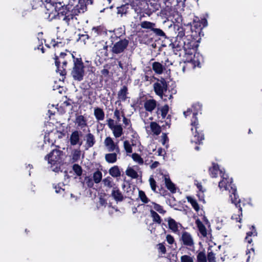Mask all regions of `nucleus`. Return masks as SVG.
Returning a JSON list of instances; mask_svg holds the SVG:
<instances>
[{"instance_id":"nucleus-1","label":"nucleus","mask_w":262,"mask_h":262,"mask_svg":"<svg viewBox=\"0 0 262 262\" xmlns=\"http://www.w3.org/2000/svg\"><path fill=\"white\" fill-rule=\"evenodd\" d=\"M33 9H37L43 6L46 9V14L49 16L53 14L52 18L55 16L53 12H58V18L63 21L67 26L76 27L79 24L77 15L79 13H83L86 10L85 0H79L78 3L73 8L72 5H68L65 8L61 6V3H54L51 0H31Z\"/></svg>"},{"instance_id":"nucleus-2","label":"nucleus","mask_w":262,"mask_h":262,"mask_svg":"<svg viewBox=\"0 0 262 262\" xmlns=\"http://www.w3.org/2000/svg\"><path fill=\"white\" fill-rule=\"evenodd\" d=\"M176 33L177 35L175 40L170 45L172 46L174 53L178 54V52L183 50L185 54L192 55V50L194 51L196 45L191 35H185V29L179 26H177Z\"/></svg>"},{"instance_id":"nucleus-3","label":"nucleus","mask_w":262,"mask_h":262,"mask_svg":"<svg viewBox=\"0 0 262 262\" xmlns=\"http://www.w3.org/2000/svg\"><path fill=\"white\" fill-rule=\"evenodd\" d=\"M154 89L156 94L165 101L172 98V94L167 91V84L164 78L158 79L157 82L154 84Z\"/></svg>"},{"instance_id":"nucleus-4","label":"nucleus","mask_w":262,"mask_h":262,"mask_svg":"<svg viewBox=\"0 0 262 262\" xmlns=\"http://www.w3.org/2000/svg\"><path fill=\"white\" fill-rule=\"evenodd\" d=\"M164 7L162 10V14L169 17L173 15L174 13L177 12V10L180 5H183V3L182 0H162Z\"/></svg>"},{"instance_id":"nucleus-5","label":"nucleus","mask_w":262,"mask_h":262,"mask_svg":"<svg viewBox=\"0 0 262 262\" xmlns=\"http://www.w3.org/2000/svg\"><path fill=\"white\" fill-rule=\"evenodd\" d=\"M197 114V112H193V117L191 119V125L192 127L191 130L193 135V138L191 139V142L200 144L204 139V137L202 132L199 129V124L198 118L196 117Z\"/></svg>"},{"instance_id":"nucleus-6","label":"nucleus","mask_w":262,"mask_h":262,"mask_svg":"<svg viewBox=\"0 0 262 262\" xmlns=\"http://www.w3.org/2000/svg\"><path fill=\"white\" fill-rule=\"evenodd\" d=\"M74 67L71 71V75L74 80L81 81L85 75L84 66L81 58H74Z\"/></svg>"},{"instance_id":"nucleus-7","label":"nucleus","mask_w":262,"mask_h":262,"mask_svg":"<svg viewBox=\"0 0 262 262\" xmlns=\"http://www.w3.org/2000/svg\"><path fill=\"white\" fill-rule=\"evenodd\" d=\"M145 5L147 6V8H145L143 11L141 10L139 12H142L148 16L160 8L162 10L163 7H164V4H163L162 0H150L148 3H145Z\"/></svg>"},{"instance_id":"nucleus-8","label":"nucleus","mask_w":262,"mask_h":262,"mask_svg":"<svg viewBox=\"0 0 262 262\" xmlns=\"http://www.w3.org/2000/svg\"><path fill=\"white\" fill-rule=\"evenodd\" d=\"M129 44V40L125 38L119 39L116 41L112 48V52L113 54H119L123 53L127 49Z\"/></svg>"},{"instance_id":"nucleus-9","label":"nucleus","mask_w":262,"mask_h":262,"mask_svg":"<svg viewBox=\"0 0 262 262\" xmlns=\"http://www.w3.org/2000/svg\"><path fill=\"white\" fill-rule=\"evenodd\" d=\"M62 156V151L54 149L47 156L48 162L52 165L60 164L61 162Z\"/></svg>"},{"instance_id":"nucleus-10","label":"nucleus","mask_w":262,"mask_h":262,"mask_svg":"<svg viewBox=\"0 0 262 262\" xmlns=\"http://www.w3.org/2000/svg\"><path fill=\"white\" fill-rule=\"evenodd\" d=\"M232 190V194L234 196V199H233L232 195H230V197H231L232 203L234 204L236 208H238V212L239 213V214H238V216L240 217L241 215H242V208L240 205L241 200L239 199V196L236 193V186L234 185L230 186V190ZM239 220L238 221V222H240L241 219L239 217Z\"/></svg>"},{"instance_id":"nucleus-11","label":"nucleus","mask_w":262,"mask_h":262,"mask_svg":"<svg viewBox=\"0 0 262 262\" xmlns=\"http://www.w3.org/2000/svg\"><path fill=\"white\" fill-rule=\"evenodd\" d=\"M72 57L73 58V60H74V58L75 57L74 56L70 53L69 54H67L65 53H63V52H61L59 56H55V66L56 67V72H59V74L61 75H62V76H64L66 74V71L63 69V70H61L60 69V62H61V59H64L66 57Z\"/></svg>"},{"instance_id":"nucleus-12","label":"nucleus","mask_w":262,"mask_h":262,"mask_svg":"<svg viewBox=\"0 0 262 262\" xmlns=\"http://www.w3.org/2000/svg\"><path fill=\"white\" fill-rule=\"evenodd\" d=\"M82 136V133L81 131L76 130L73 132L69 139L71 145L75 146L79 145V146H81L82 144V141L80 139Z\"/></svg>"},{"instance_id":"nucleus-13","label":"nucleus","mask_w":262,"mask_h":262,"mask_svg":"<svg viewBox=\"0 0 262 262\" xmlns=\"http://www.w3.org/2000/svg\"><path fill=\"white\" fill-rule=\"evenodd\" d=\"M104 144L110 152L115 151L118 154H120V148L117 143H115L112 138L106 137L104 140Z\"/></svg>"},{"instance_id":"nucleus-14","label":"nucleus","mask_w":262,"mask_h":262,"mask_svg":"<svg viewBox=\"0 0 262 262\" xmlns=\"http://www.w3.org/2000/svg\"><path fill=\"white\" fill-rule=\"evenodd\" d=\"M221 180L219 183V187L222 191L227 190L229 186V180L228 175L223 173L221 176Z\"/></svg>"},{"instance_id":"nucleus-15","label":"nucleus","mask_w":262,"mask_h":262,"mask_svg":"<svg viewBox=\"0 0 262 262\" xmlns=\"http://www.w3.org/2000/svg\"><path fill=\"white\" fill-rule=\"evenodd\" d=\"M209 174L212 178H216L219 173H220V176L224 173L222 170L219 168L218 164L215 163H212V166L209 168Z\"/></svg>"},{"instance_id":"nucleus-16","label":"nucleus","mask_w":262,"mask_h":262,"mask_svg":"<svg viewBox=\"0 0 262 262\" xmlns=\"http://www.w3.org/2000/svg\"><path fill=\"white\" fill-rule=\"evenodd\" d=\"M111 195L117 202H121L124 199L122 193L117 186L113 188L112 191Z\"/></svg>"},{"instance_id":"nucleus-17","label":"nucleus","mask_w":262,"mask_h":262,"mask_svg":"<svg viewBox=\"0 0 262 262\" xmlns=\"http://www.w3.org/2000/svg\"><path fill=\"white\" fill-rule=\"evenodd\" d=\"M75 123L77 127L81 129L87 126L86 119L82 115L77 116Z\"/></svg>"},{"instance_id":"nucleus-18","label":"nucleus","mask_w":262,"mask_h":262,"mask_svg":"<svg viewBox=\"0 0 262 262\" xmlns=\"http://www.w3.org/2000/svg\"><path fill=\"white\" fill-rule=\"evenodd\" d=\"M168 222L169 228L172 232L177 233L178 232L179 226H181V224L176 222L171 217H168L167 219L165 220Z\"/></svg>"},{"instance_id":"nucleus-19","label":"nucleus","mask_w":262,"mask_h":262,"mask_svg":"<svg viewBox=\"0 0 262 262\" xmlns=\"http://www.w3.org/2000/svg\"><path fill=\"white\" fill-rule=\"evenodd\" d=\"M157 106V101L154 99L147 100L144 103V107L145 110L151 112L155 109Z\"/></svg>"},{"instance_id":"nucleus-20","label":"nucleus","mask_w":262,"mask_h":262,"mask_svg":"<svg viewBox=\"0 0 262 262\" xmlns=\"http://www.w3.org/2000/svg\"><path fill=\"white\" fill-rule=\"evenodd\" d=\"M102 182L103 184V186L106 188V191H107L108 189L111 188L113 189V188L116 186L113 179L109 176L103 179Z\"/></svg>"},{"instance_id":"nucleus-21","label":"nucleus","mask_w":262,"mask_h":262,"mask_svg":"<svg viewBox=\"0 0 262 262\" xmlns=\"http://www.w3.org/2000/svg\"><path fill=\"white\" fill-rule=\"evenodd\" d=\"M85 148H91L95 144L96 140L94 136L91 133H88L85 136Z\"/></svg>"},{"instance_id":"nucleus-22","label":"nucleus","mask_w":262,"mask_h":262,"mask_svg":"<svg viewBox=\"0 0 262 262\" xmlns=\"http://www.w3.org/2000/svg\"><path fill=\"white\" fill-rule=\"evenodd\" d=\"M183 244L186 246H192L194 243L191 235L187 232H184L182 235Z\"/></svg>"},{"instance_id":"nucleus-23","label":"nucleus","mask_w":262,"mask_h":262,"mask_svg":"<svg viewBox=\"0 0 262 262\" xmlns=\"http://www.w3.org/2000/svg\"><path fill=\"white\" fill-rule=\"evenodd\" d=\"M128 89L126 85L123 86V87L119 91L118 93V101H125L127 97Z\"/></svg>"},{"instance_id":"nucleus-24","label":"nucleus","mask_w":262,"mask_h":262,"mask_svg":"<svg viewBox=\"0 0 262 262\" xmlns=\"http://www.w3.org/2000/svg\"><path fill=\"white\" fill-rule=\"evenodd\" d=\"M152 68L155 73L161 74L165 70V67L159 62H154L152 63Z\"/></svg>"},{"instance_id":"nucleus-25","label":"nucleus","mask_w":262,"mask_h":262,"mask_svg":"<svg viewBox=\"0 0 262 262\" xmlns=\"http://www.w3.org/2000/svg\"><path fill=\"white\" fill-rule=\"evenodd\" d=\"M164 181L167 188L171 192L174 193L176 191L174 184L171 181L169 177L167 176H164Z\"/></svg>"},{"instance_id":"nucleus-26","label":"nucleus","mask_w":262,"mask_h":262,"mask_svg":"<svg viewBox=\"0 0 262 262\" xmlns=\"http://www.w3.org/2000/svg\"><path fill=\"white\" fill-rule=\"evenodd\" d=\"M149 207L150 209H155L159 213L164 214L166 213V211L164 210L163 207L159 204H158L155 202H151L149 204L147 205Z\"/></svg>"},{"instance_id":"nucleus-27","label":"nucleus","mask_w":262,"mask_h":262,"mask_svg":"<svg viewBox=\"0 0 262 262\" xmlns=\"http://www.w3.org/2000/svg\"><path fill=\"white\" fill-rule=\"evenodd\" d=\"M130 5L128 4L122 5L120 7H117V14H120L122 17L124 15H126L128 11Z\"/></svg>"},{"instance_id":"nucleus-28","label":"nucleus","mask_w":262,"mask_h":262,"mask_svg":"<svg viewBox=\"0 0 262 262\" xmlns=\"http://www.w3.org/2000/svg\"><path fill=\"white\" fill-rule=\"evenodd\" d=\"M94 115L98 121H102L104 119V113L101 108H95Z\"/></svg>"},{"instance_id":"nucleus-29","label":"nucleus","mask_w":262,"mask_h":262,"mask_svg":"<svg viewBox=\"0 0 262 262\" xmlns=\"http://www.w3.org/2000/svg\"><path fill=\"white\" fill-rule=\"evenodd\" d=\"M117 154L116 151L114 153L106 154L105 155V159L106 161L109 163H114L117 160Z\"/></svg>"},{"instance_id":"nucleus-30","label":"nucleus","mask_w":262,"mask_h":262,"mask_svg":"<svg viewBox=\"0 0 262 262\" xmlns=\"http://www.w3.org/2000/svg\"><path fill=\"white\" fill-rule=\"evenodd\" d=\"M109 174L114 178L120 177L121 175L119 167L117 165L111 167L108 170Z\"/></svg>"},{"instance_id":"nucleus-31","label":"nucleus","mask_w":262,"mask_h":262,"mask_svg":"<svg viewBox=\"0 0 262 262\" xmlns=\"http://www.w3.org/2000/svg\"><path fill=\"white\" fill-rule=\"evenodd\" d=\"M112 130L113 131L114 136L116 138H119L123 134V128L120 124L116 125Z\"/></svg>"},{"instance_id":"nucleus-32","label":"nucleus","mask_w":262,"mask_h":262,"mask_svg":"<svg viewBox=\"0 0 262 262\" xmlns=\"http://www.w3.org/2000/svg\"><path fill=\"white\" fill-rule=\"evenodd\" d=\"M150 128L153 133L156 135H158L160 134L161 130V127L155 122H151L150 123Z\"/></svg>"},{"instance_id":"nucleus-33","label":"nucleus","mask_w":262,"mask_h":262,"mask_svg":"<svg viewBox=\"0 0 262 262\" xmlns=\"http://www.w3.org/2000/svg\"><path fill=\"white\" fill-rule=\"evenodd\" d=\"M102 173L100 170H97L94 172L93 175V180L95 183L98 184L101 181H102Z\"/></svg>"},{"instance_id":"nucleus-34","label":"nucleus","mask_w":262,"mask_h":262,"mask_svg":"<svg viewBox=\"0 0 262 262\" xmlns=\"http://www.w3.org/2000/svg\"><path fill=\"white\" fill-rule=\"evenodd\" d=\"M156 25L155 23L148 21H143L141 22L140 24V26L142 28L149 29L151 31L154 29V27H156Z\"/></svg>"},{"instance_id":"nucleus-35","label":"nucleus","mask_w":262,"mask_h":262,"mask_svg":"<svg viewBox=\"0 0 262 262\" xmlns=\"http://www.w3.org/2000/svg\"><path fill=\"white\" fill-rule=\"evenodd\" d=\"M252 230L247 232V236L245 237V241L248 244H250L252 242V239L250 238L252 235H256L257 232L255 229V228L254 226H252Z\"/></svg>"},{"instance_id":"nucleus-36","label":"nucleus","mask_w":262,"mask_h":262,"mask_svg":"<svg viewBox=\"0 0 262 262\" xmlns=\"http://www.w3.org/2000/svg\"><path fill=\"white\" fill-rule=\"evenodd\" d=\"M152 32L156 36L159 37V38H166L167 37L166 34L162 29L157 28L156 27H154Z\"/></svg>"},{"instance_id":"nucleus-37","label":"nucleus","mask_w":262,"mask_h":262,"mask_svg":"<svg viewBox=\"0 0 262 262\" xmlns=\"http://www.w3.org/2000/svg\"><path fill=\"white\" fill-rule=\"evenodd\" d=\"M125 173L127 176L131 177L132 179H137L139 176L137 172L130 167L127 168Z\"/></svg>"},{"instance_id":"nucleus-38","label":"nucleus","mask_w":262,"mask_h":262,"mask_svg":"<svg viewBox=\"0 0 262 262\" xmlns=\"http://www.w3.org/2000/svg\"><path fill=\"white\" fill-rule=\"evenodd\" d=\"M150 213L153 221L158 224H161L162 220L159 215L152 209H150Z\"/></svg>"},{"instance_id":"nucleus-39","label":"nucleus","mask_w":262,"mask_h":262,"mask_svg":"<svg viewBox=\"0 0 262 262\" xmlns=\"http://www.w3.org/2000/svg\"><path fill=\"white\" fill-rule=\"evenodd\" d=\"M72 169L77 176H81L82 173V169L78 164H75L73 165Z\"/></svg>"},{"instance_id":"nucleus-40","label":"nucleus","mask_w":262,"mask_h":262,"mask_svg":"<svg viewBox=\"0 0 262 262\" xmlns=\"http://www.w3.org/2000/svg\"><path fill=\"white\" fill-rule=\"evenodd\" d=\"M139 197L141 201L144 203H147L149 202V200L146 196L145 192L142 190L139 191Z\"/></svg>"},{"instance_id":"nucleus-41","label":"nucleus","mask_w":262,"mask_h":262,"mask_svg":"<svg viewBox=\"0 0 262 262\" xmlns=\"http://www.w3.org/2000/svg\"><path fill=\"white\" fill-rule=\"evenodd\" d=\"M188 201L190 203L192 207L194 208V209L195 211H198L199 210L200 207H199L198 203H197V202L195 200L191 198V197H188Z\"/></svg>"},{"instance_id":"nucleus-42","label":"nucleus","mask_w":262,"mask_h":262,"mask_svg":"<svg viewBox=\"0 0 262 262\" xmlns=\"http://www.w3.org/2000/svg\"><path fill=\"white\" fill-rule=\"evenodd\" d=\"M81 151L79 149H74L72 152V159L74 161H77L80 158Z\"/></svg>"},{"instance_id":"nucleus-43","label":"nucleus","mask_w":262,"mask_h":262,"mask_svg":"<svg viewBox=\"0 0 262 262\" xmlns=\"http://www.w3.org/2000/svg\"><path fill=\"white\" fill-rule=\"evenodd\" d=\"M132 157L135 161L138 163L139 164H143L144 161L139 154H138L137 153L133 154L132 155Z\"/></svg>"},{"instance_id":"nucleus-44","label":"nucleus","mask_w":262,"mask_h":262,"mask_svg":"<svg viewBox=\"0 0 262 262\" xmlns=\"http://www.w3.org/2000/svg\"><path fill=\"white\" fill-rule=\"evenodd\" d=\"M123 146L127 154H130L132 152V147L128 141L125 140L124 141Z\"/></svg>"},{"instance_id":"nucleus-45","label":"nucleus","mask_w":262,"mask_h":262,"mask_svg":"<svg viewBox=\"0 0 262 262\" xmlns=\"http://www.w3.org/2000/svg\"><path fill=\"white\" fill-rule=\"evenodd\" d=\"M198 262H207L206 256L205 253L200 252L197 255Z\"/></svg>"},{"instance_id":"nucleus-46","label":"nucleus","mask_w":262,"mask_h":262,"mask_svg":"<svg viewBox=\"0 0 262 262\" xmlns=\"http://www.w3.org/2000/svg\"><path fill=\"white\" fill-rule=\"evenodd\" d=\"M84 182L88 187L92 188L94 186L93 180L89 176H86L84 178Z\"/></svg>"},{"instance_id":"nucleus-47","label":"nucleus","mask_w":262,"mask_h":262,"mask_svg":"<svg viewBox=\"0 0 262 262\" xmlns=\"http://www.w3.org/2000/svg\"><path fill=\"white\" fill-rule=\"evenodd\" d=\"M150 187L154 192H156V182L152 177H150L149 179Z\"/></svg>"},{"instance_id":"nucleus-48","label":"nucleus","mask_w":262,"mask_h":262,"mask_svg":"<svg viewBox=\"0 0 262 262\" xmlns=\"http://www.w3.org/2000/svg\"><path fill=\"white\" fill-rule=\"evenodd\" d=\"M169 107L167 105H164L161 110V115L163 118H164L168 112Z\"/></svg>"},{"instance_id":"nucleus-49","label":"nucleus","mask_w":262,"mask_h":262,"mask_svg":"<svg viewBox=\"0 0 262 262\" xmlns=\"http://www.w3.org/2000/svg\"><path fill=\"white\" fill-rule=\"evenodd\" d=\"M198 226L199 231L202 235L204 236H206L207 234V232L205 227L202 223H200V225H199Z\"/></svg>"},{"instance_id":"nucleus-50","label":"nucleus","mask_w":262,"mask_h":262,"mask_svg":"<svg viewBox=\"0 0 262 262\" xmlns=\"http://www.w3.org/2000/svg\"><path fill=\"white\" fill-rule=\"evenodd\" d=\"M207 258L209 262H215V257L212 251L208 252Z\"/></svg>"},{"instance_id":"nucleus-51","label":"nucleus","mask_w":262,"mask_h":262,"mask_svg":"<svg viewBox=\"0 0 262 262\" xmlns=\"http://www.w3.org/2000/svg\"><path fill=\"white\" fill-rule=\"evenodd\" d=\"M181 262H193L191 257L187 255H183L181 257Z\"/></svg>"},{"instance_id":"nucleus-52","label":"nucleus","mask_w":262,"mask_h":262,"mask_svg":"<svg viewBox=\"0 0 262 262\" xmlns=\"http://www.w3.org/2000/svg\"><path fill=\"white\" fill-rule=\"evenodd\" d=\"M123 122L125 126L128 127V128L131 127V122L130 120L126 118L124 116H123Z\"/></svg>"},{"instance_id":"nucleus-53","label":"nucleus","mask_w":262,"mask_h":262,"mask_svg":"<svg viewBox=\"0 0 262 262\" xmlns=\"http://www.w3.org/2000/svg\"><path fill=\"white\" fill-rule=\"evenodd\" d=\"M107 125L111 130L116 126L114 124V120L112 119H109L107 120Z\"/></svg>"},{"instance_id":"nucleus-54","label":"nucleus","mask_w":262,"mask_h":262,"mask_svg":"<svg viewBox=\"0 0 262 262\" xmlns=\"http://www.w3.org/2000/svg\"><path fill=\"white\" fill-rule=\"evenodd\" d=\"M166 241H167V243L170 245L173 244L174 242L173 237L170 235H167Z\"/></svg>"},{"instance_id":"nucleus-55","label":"nucleus","mask_w":262,"mask_h":262,"mask_svg":"<svg viewBox=\"0 0 262 262\" xmlns=\"http://www.w3.org/2000/svg\"><path fill=\"white\" fill-rule=\"evenodd\" d=\"M162 144L163 145L165 144L168 141V137L166 134L163 133L162 135Z\"/></svg>"},{"instance_id":"nucleus-56","label":"nucleus","mask_w":262,"mask_h":262,"mask_svg":"<svg viewBox=\"0 0 262 262\" xmlns=\"http://www.w3.org/2000/svg\"><path fill=\"white\" fill-rule=\"evenodd\" d=\"M120 114L119 110L116 109L114 112V116L117 118L118 121H120L121 119Z\"/></svg>"},{"instance_id":"nucleus-57","label":"nucleus","mask_w":262,"mask_h":262,"mask_svg":"<svg viewBox=\"0 0 262 262\" xmlns=\"http://www.w3.org/2000/svg\"><path fill=\"white\" fill-rule=\"evenodd\" d=\"M158 250L161 255L165 254L166 251L165 247H159Z\"/></svg>"},{"instance_id":"nucleus-58","label":"nucleus","mask_w":262,"mask_h":262,"mask_svg":"<svg viewBox=\"0 0 262 262\" xmlns=\"http://www.w3.org/2000/svg\"><path fill=\"white\" fill-rule=\"evenodd\" d=\"M59 164L53 165V166L52 167V170L55 172H58L60 170V168L58 166V165Z\"/></svg>"},{"instance_id":"nucleus-59","label":"nucleus","mask_w":262,"mask_h":262,"mask_svg":"<svg viewBox=\"0 0 262 262\" xmlns=\"http://www.w3.org/2000/svg\"><path fill=\"white\" fill-rule=\"evenodd\" d=\"M196 187L197 188L199 189V190L202 192H204V191H205V189H203V187H202V185L201 184V183H198L196 184Z\"/></svg>"},{"instance_id":"nucleus-60","label":"nucleus","mask_w":262,"mask_h":262,"mask_svg":"<svg viewBox=\"0 0 262 262\" xmlns=\"http://www.w3.org/2000/svg\"><path fill=\"white\" fill-rule=\"evenodd\" d=\"M61 63L62 64V66L61 67L60 66V69L61 70H63V69L66 71L64 67H66L67 66V60H63V61H62V63Z\"/></svg>"},{"instance_id":"nucleus-61","label":"nucleus","mask_w":262,"mask_h":262,"mask_svg":"<svg viewBox=\"0 0 262 262\" xmlns=\"http://www.w3.org/2000/svg\"><path fill=\"white\" fill-rule=\"evenodd\" d=\"M104 43L105 44L103 46V49L105 51V55L107 56L108 55V53H107L108 46L106 45V42H104Z\"/></svg>"},{"instance_id":"nucleus-62","label":"nucleus","mask_w":262,"mask_h":262,"mask_svg":"<svg viewBox=\"0 0 262 262\" xmlns=\"http://www.w3.org/2000/svg\"><path fill=\"white\" fill-rule=\"evenodd\" d=\"M54 188L56 193H60L61 191L64 190L63 189H62L60 187H57L56 186L54 187Z\"/></svg>"},{"instance_id":"nucleus-63","label":"nucleus","mask_w":262,"mask_h":262,"mask_svg":"<svg viewBox=\"0 0 262 262\" xmlns=\"http://www.w3.org/2000/svg\"><path fill=\"white\" fill-rule=\"evenodd\" d=\"M109 71L107 69H104L101 71V73L104 75H107Z\"/></svg>"},{"instance_id":"nucleus-64","label":"nucleus","mask_w":262,"mask_h":262,"mask_svg":"<svg viewBox=\"0 0 262 262\" xmlns=\"http://www.w3.org/2000/svg\"><path fill=\"white\" fill-rule=\"evenodd\" d=\"M191 112L192 110L191 109H188L187 111L184 112V115L186 117L187 116L189 115Z\"/></svg>"}]
</instances>
